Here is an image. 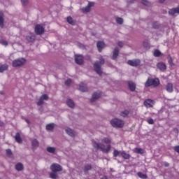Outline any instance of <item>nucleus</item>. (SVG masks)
<instances>
[{
    "instance_id": "nucleus-55",
    "label": "nucleus",
    "mask_w": 179,
    "mask_h": 179,
    "mask_svg": "<svg viewBox=\"0 0 179 179\" xmlns=\"http://www.w3.org/2000/svg\"><path fill=\"white\" fill-rule=\"evenodd\" d=\"M26 122H27V124H29V120H26Z\"/></svg>"
},
{
    "instance_id": "nucleus-2",
    "label": "nucleus",
    "mask_w": 179,
    "mask_h": 179,
    "mask_svg": "<svg viewBox=\"0 0 179 179\" xmlns=\"http://www.w3.org/2000/svg\"><path fill=\"white\" fill-rule=\"evenodd\" d=\"M92 145L94 146V148H95V149H101V150H102L103 153H108V152H110V150L111 149V145H107L106 147V145H104L103 144H99L96 141H94L92 143Z\"/></svg>"
},
{
    "instance_id": "nucleus-48",
    "label": "nucleus",
    "mask_w": 179,
    "mask_h": 179,
    "mask_svg": "<svg viewBox=\"0 0 179 179\" xmlns=\"http://www.w3.org/2000/svg\"><path fill=\"white\" fill-rule=\"evenodd\" d=\"M117 45L119 46V47H120L121 48H122V47H124V43H122V42H118V43H117Z\"/></svg>"
},
{
    "instance_id": "nucleus-46",
    "label": "nucleus",
    "mask_w": 179,
    "mask_h": 179,
    "mask_svg": "<svg viewBox=\"0 0 179 179\" xmlns=\"http://www.w3.org/2000/svg\"><path fill=\"white\" fill-rule=\"evenodd\" d=\"M143 5H145V6H149L150 5V3L148 1H142Z\"/></svg>"
},
{
    "instance_id": "nucleus-25",
    "label": "nucleus",
    "mask_w": 179,
    "mask_h": 179,
    "mask_svg": "<svg viewBox=\"0 0 179 179\" xmlns=\"http://www.w3.org/2000/svg\"><path fill=\"white\" fill-rule=\"evenodd\" d=\"M8 68H9V66L6 64H2L0 66V72L2 73V72H5V71H8Z\"/></svg>"
},
{
    "instance_id": "nucleus-11",
    "label": "nucleus",
    "mask_w": 179,
    "mask_h": 179,
    "mask_svg": "<svg viewBox=\"0 0 179 179\" xmlns=\"http://www.w3.org/2000/svg\"><path fill=\"white\" fill-rule=\"evenodd\" d=\"M144 106H145L147 108H150V107H153V106H155V101L152 99H147L144 101Z\"/></svg>"
},
{
    "instance_id": "nucleus-16",
    "label": "nucleus",
    "mask_w": 179,
    "mask_h": 179,
    "mask_svg": "<svg viewBox=\"0 0 179 179\" xmlns=\"http://www.w3.org/2000/svg\"><path fill=\"white\" fill-rule=\"evenodd\" d=\"M26 39L29 43H33V41H34V40H36V36L34 35V34L29 33L27 36Z\"/></svg>"
},
{
    "instance_id": "nucleus-4",
    "label": "nucleus",
    "mask_w": 179,
    "mask_h": 179,
    "mask_svg": "<svg viewBox=\"0 0 179 179\" xmlns=\"http://www.w3.org/2000/svg\"><path fill=\"white\" fill-rule=\"evenodd\" d=\"M110 124L114 128H122L124 127V121L118 118L112 119Z\"/></svg>"
},
{
    "instance_id": "nucleus-44",
    "label": "nucleus",
    "mask_w": 179,
    "mask_h": 179,
    "mask_svg": "<svg viewBox=\"0 0 179 179\" xmlns=\"http://www.w3.org/2000/svg\"><path fill=\"white\" fill-rule=\"evenodd\" d=\"M147 122H148L150 124H155V121L152 118L147 119Z\"/></svg>"
},
{
    "instance_id": "nucleus-40",
    "label": "nucleus",
    "mask_w": 179,
    "mask_h": 179,
    "mask_svg": "<svg viewBox=\"0 0 179 179\" xmlns=\"http://www.w3.org/2000/svg\"><path fill=\"white\" fill-rule=\"evenodd\" d=\"M103 141L105 143H106V145H108H108L110 146V143H111V141H110L108 138H103Z\"/></svg>"
},
{
    "instance_id": "nucleus-24",
    "label": "nucleus",
    "mask_w": 179,
    "mask_h": 179,
    "mask_svg": "<svg viewBox=\"0 0 179 179\" xmlns=\"http://www.w3.org/2000/svg\"><path fill=\"white\" fill-rule=\"evenodd\" d=\"M15 139L17 143H22V142H23V140H22V138L20 137V133H17L15 134Z\"/></svg>"
},
{
    "instance_id": "nucleus-31",
    "label": "nucleus",
    "mask_w": 179,
    "mask_h": 179,
    "mask_svg": "<svg viewBox=\"0 0 179 179\" xmlns=\"http://www.w3.org/2000/svg\"><path fill=\"white\" fill-rule=\"evenodd\" d=\"M46 150L49 153H55V151L57 150V148H55V147H48Z\"/></svg>"
},
{
    "instance_id": "nucleus-56",
    "label": "nucleus",
    "mask_w": 179,
    "mask_h": 179,
    "mask_svg": "<svg viewBox=\"0 0 179 179\" xmlns=\"http://www.w3.org/2000/svg\"><path fill=\"white\" fill-rule=\"evenodd\" d=\"M159 1H166V0H159Z\"/></svg>"
},
{
    "instance_id": "nucleus-34",
    "label": "nucleus",
    "mask_w": 179,
    "mask_h": 179,
    "mask_svg": "<svg viewBox=\"0 0 179 179\" xmlns=\"http://www.w3.org/2000/svg\"><path fill=\"white\" fill-rule=\"evenodd\" d=\"M138 176L140 178H142V179H146L148 178V176L145 173H143L141 172H138L137 173Z\"/></svg>"
},
{
    "instance_id": "nucleus-38",
    "label": "nucleus",
    "mask_w": 179,
    "mask_h": 179,
    "mask_svg": "<svg viewBox=\"0 0 179 179\" xmlns=\"http://www.w3.org/2000/svg\"><path fill=\"white\" fill-rule=\"evenodd\" d=\"M162 55V52L159 50H156L154 51L155 57H160Z\"/></svg>"
},
{
    "instance_id": "nucleus-30",
    "label": "nucleus",
    "mask_w": 179,
    "mask_h": 179,
    "mask_svg": "<svg viewBox=\"0 0 179 179\" xmlns=\"http://www.w3.org/2000/svg\"><path fill=\"white\" fill-rule=\"evenodd\" d=\"M31 145L34 149H37V148H38V141L36 139H34L32 141Z\"/></svg>"
},
{
    "instance_id": "nucleus-5",
    "label": "nucleus",
    "mask_w": 179,
    "mask_h": 179,
    "mask_svg": "<svg viewBox=\"0 0 179 179\" xmlns=\"http://www.w3.org/2000/svg\"><path fill=\"white\" fill-rule=\"evenodd\" d=\"M26 64V59L18 58L13 61L12 65L13 68H19V66H23Z\"/></svg>"
},
{
    "instance_id": "nucleus-33",
    "label": "nucleus",
    "mask_w": 179,
    "mask_h": 179,
    "mask_svg": "<svg viewBox=\"0 0 179 179\" xmlns=\"http://www.w3.org/2000/svg\"><path fill=\"white\" fill-rule=\"evenodd\" d=\"M79 90H80V92H87V87H86L85 84H81L80 85Z\"/></svg>"
},
{
    "instance_id": "nucleus-47",
    "label": "nucleus",
    "mask_w": 179,
    "mask_h": 179,
    "mask_svg": "<svg viewBox=\"0 0 179 179\" xmlns=\"http://www.w3.org/2000/svg\"><path fill=\"white\" fill-rule=\"evenodd\" d=\"M72 82V80L71 79H68L66 80V81L65 82V85H66V86H69V85H71V83Z\"/></svg>"
},
{
    "instance_id": "nucleus-50",
    "label": "nucleus",
    "mask_w": 179,
    "mask_h": 179,
    "mask_svg": "<svg viewBox=\"0 0 179 179\" xmlns=\"http://www.w3.org/2000/svg\"><path fill=\"white\" fill-rule=\"evenodd\" d=\"M169 166H170V164H169V163H167V162L165 163V166H166V167H169Z\"/></svg>"
},
{
    "instance_id": "nucleus-21",
    "label": "nucleus",
    "mask_w": 179,
    "mask_h": 179,
    "mask_svg": "<svg viewBox=\"0 0 179 179\" xmlns=\"http://www.w3.org/2000/svg\"><path fill=\"white\" fill-rule=\"evenodd\" d=\"M134 153H138V155H143L145 153V150L142 148H136L133 149Z\"/></svg>"
},
{
    "instance_id": "nucleus-28",
    "label": "nucleus",
    "mask_w": 179,
    "mask_h": 179,
    "mask_svg": "<svg viewBox=\"0 0 179 179\" xmlns=\"http://www.w3.org/2000/svg\"><path fill=\"white\" fill-rule=\"evenodd\" d=\"M121 156L126 159H131V155L125 152L124 151H122L120 152Z\"/></svg>"
},
{
    "instance_id": "nucleus-9",
    "label": "nucleus",
    "mask_w": 179,
    "mask_h": 179,
    "mask_svg": "<svg viewBox=\"0 0 179 179\" xmlns=\"http://www.w3.org/2000/svg\"><path fill=\"white\" fill-rule=\"evenodd\" d=\"M94 6V2H90L85 8H83L82 10L83 13H89L90 12V8Z\"/></svg>"
},
{
    "instance_id": "nucleus-52",
    "label": "nucleus",
    "mask_w": 179,
    "mask_h": 179,
    "mask_svg": "<svg viewBox=\"0 0 179 179\" xmlns=\"http://www.w3.org/2000/svg\"><path fill=\"white\" fill-rule=\"evenodd\" d=\"M101 179H108V178H107V176H103L101 178Z\"/></svg>"
},
{
    "instance_id": "nucleus-39",
    "label": "nucleus",
    "mask_w": 179,
    "mask_h": 179,
    "mask_svg": "<svg viewBox=\"0 0 179 179\" xmlns=\"http://www.w3.org/2000/svg\"><path fill=\"white\" fill-rule=\"evenodd\" d=\"M116 22L118 23V24H122V23H124V20L121 17H117L116 19Z\"/></svg>"
},
{
    "instance_id": "nucleus-8",
    "label": "nucleus",
    "mask_w": 179,
    "mask_h": 179,
    "mask_svg": "<svg viewBox=\"0 0 179 179\" xmlns=\"http://www.w3.org/2000/svg\"><path fill=\"white\" fill-rule=\"evenodd\" d=\"M164 89L168 92V93H173V92H174V85L171 83H168L165 85Z\"/></svg>"
},
{
    "instance_id": "nucleus-6",
    "label": "nucleus",
    "mask_w": 179,
    "mask_h": 179,
    "mask_svg": "<svg viewBox=\"0 0 179 179\" xmlns=\"http://www.w3.org/2000/svg\"><path fill=\"white\" fill-rule=\"evenodd\" d=\"M50 169L53 173H57L58 171H62V166L58 164H53L51 165Z\"/></svg>"
},
{
    "instance_id": "nucleus-10",
    "label": "nucleus",
    "mask_w": 179,
    "mask_h": 179,
    "mask_svg": "<svg viewBox=\"0 0 179 179\" xmlns=\"http://www.w3.org/2000/svg\"><path fill=\"white\" fill-rule=\"evenodd\" d=\"M75 61L78 65H82V64H83V56L80 55H76Z\"/></svg>"
},
{
    "instance_id": "nucleus-7",
    "label": "nucleus",
    "mask_w": 179,
    "mask_h": 179,
    "mask_svg": "<svg viewBox=\"0 0 179 179\" xmlns=\"http://www.w3.org/2000/svg\"><path fill=\"white\" fill-rule=\"evenodd\" d=\"M35 33L36 34H38V36H40V34H43V33H44V27L43 24H37L35 27Z\"/></svg>"
},
{
    "instance_id": "nucleus-51",
    "label": "nucleus",
    "mask_w": 179,
    "mask_h": 179,
    "mask_svg": "<svg viewBox=\"0 0 179 179\" xmlns=\"http://www.w3.org/2000/svg\"><path fill=\"white\" fill-rule=\"evenodd\" d=\"M26 2H27V1H22V5H25Z\"/></svg>"
},
{
    "instance_id": "nucleus-13",
    "label": "nucleus",
    "mask_w": 179,
    "mask_h": 179,
    "mask_svg": "<svg viewBox=\"0 0 179 179\" xmlns=\"http://www.w3.org/2000/svg\"><path fill=\"white\" fill-rule=\"evenodd\" d=\"M44 100H48V95L47 94H43L40 99L39 101L37 103L38 106H42V104H44Z\"/></svg>"
},
{
    "instance_id": "nucleus-35",
    "label": "nucleus",
    "mask_w": 179,
    "mask_h": 179,
    "mask_svg": "<svg viewBox=\"0 0 179 179\" xmlns=\"http://www.w3.org/2000/svg\"><path fill=\"white\" fill-rule=\"evenodd\" d=\"M120 115L121 117H127V115H129V111L128 110H124L122 112L120 113Z\"/></svg>"
},
{
    "instance_id": "nucleus-32",
    "label": "nucleus",
    "mask_w": 179,
    "mask_h": 179,
    "mask_svg": "<svg viewBox=\"0 0 179 179\" xmlns=\"http://www.w3.org/2000/svg\"><path fill=\"white\" fill-rule=\"evenodd\" d=\"M6 153L8 157H10V159H13V153H12V150H10V149L6 150Z\"/></svg>"
},
{
    "instance_id": "nucleus-36",
    "label": "nucleus",
    "mask_w": 179,
    "mask_h": 179,
    "mask_svg": "<svg viewBox=\"0 0 179 179\" xmlns=\"http://www.w3.org/2000/svg\"><path fill=\"white\" fill-rule=\"evenodd\" d=\"M89 170H92V165L87 164L84 166V171L86 173L87 171H89Z\"/></svg>"
},
{
    "instance_id": "nucleus-54",
    "label": "nucleus",
    "mask_w": 179,
    "mask_h": 179,
    "mask_svg": "<svg viewBox=\"0 0 179 179\" xmlns=\"http://www.w3.org/2000/svg\"><path fill=\"white\" fill-rule=\"evenodd\" d=\"M175 89H176V90H177V92H178V90H177V88L175 87Z\"/></svg>"
},
{
    "instance_id": "nucleus-23",
    "label": "nucleus",
    "mask_w": 179,
    "mask_h": 179,
    "mask_svg": "<svg viewBox=\"0 0 179 179\" xmlns=\"http://www.w3.org/2000/svg\"><path fill=\"white\" fill-rule=\"evenodd\" d=\"M129 87L131 92H135V89H136V85H135L132 81H129Z\"/></svg>"
},
{
    "instance_id": "nucleus-42",
    "label": "nucleus",
    "mask_w": 179,
    "mask_h": 179,
    "mask_svg": "<svg viewBox=\"0 0 179 179\" xmlns=\"http://www.w3.org/2000/svg\"><path fill=\"white\" fill-rule=\"evenodd\" d=\"M0 44H2V45H8V41L3 40V39H0Z\"/></svg>"
},
{
    "instance_id": "nucleus-12",
    "label": "nucleus",
    "mask_w": 179,
    "mask_h": 179,
    "mask_svg": "<svg viewBox=\"0 0 179 179\" xmlns=\"http://www.w3.org/2000/svg\"><path fill=\"white\" fill-rule=\"evenodd\" d=\"M127 64L131 66H138L139 64H141V60L139 59H134V60H129Z\"/></svg>"
},
{
    "instance_id": "nucleus-53",
    "label": "nucleus",
    "mask_w": 179,
    "mask_h": 179,
    "mask_svg": "<svg viewBox=\"0 0 179 179\" xmlns=\"http://www.w3.org/2000/svg\"><path fill=\"white\" fill-rule=\"evenodd\" d=\"M169 64H170L171 65V64H173V61H171V60H169Z\"/></svg>"
},
{
    "instance_id": "nucleus-15",
    "label": "nucleus",
    "mask_w": 179,
    "mask_h": 179,
    "mask_svg": "<svg viewBox=\"0 0 179 179\" xmlns=\"http://www.w3.org/2000/svg\"><path fill=\"white\" fill-rule=\"evenodd\" d=\"M157 68H158V69L159 71H162V72H164V71H166V69H167V67L166 66V64L163 62L158 63L157 64Z\"/></svg>"
},
{
    "instance_id": "nucleus-3",
    "label": "nucleus",
    "mask_w": 179,
    "mask_h": 179,
    "mask_svg": "<svg viewBox=\"0 0 179 179\" xmlns=\"http://www.w3.org/2000/svg\"><path fill=\"white\" fill-rule=\"evenodd\" d=\"M159 85H160V80H159V78H148L145 83V87H149V86L157 87Z\"/></svg>"
},
{
    "instance_id": "nucleus-41",
    "label": "nucleus",
    "mask_w": 179,
    "mask_h": 179,
    "mask_svg": "<svg viewBox=\"0 0 179 179\" xmlns=\"http://www.w3.org/2000/svg\"><path fill=\"white\" fill-rule=\"evenodd\" d=\"M143 47H145V48H149L150 47L149 42H148V41H144L143 43Z\"/></svg>"
},
{
    "instance_id": "nucleus-18",
    "label": "nucleus",
    "mask_w": 179,
    "mask_h": 179,
    "mask_svg": "<svg viewBox=\"0 0 179 179\" xmlns=\"http://www.w3.org/2000/svg\"><path fill=\"white\" fill-rule=\"evenodd\" d=\"M118 54H120V48H115L114 49L113 53V59H117V57H118Z\"/></svg>"
},
{
    "instance_id": "nucleus-29",
    "label": "nucleus",
    "mask_w": 179,
    "mask_h": 179,
    "mask_svg": "<svg viewBox=\"0 0 179 179\" xmlns=\"http://www.w3.org/2000/svg\"><path fill=\"white\" fill-rule=\"evenodd\" d=\"M23 169H24V166H23V164L22 163H17L15 165V169H17V171H22Z\"/></svg>"
},
{
    "instance_id": "nucleus-49",
    "label": "nucleus",
    "mask_w": 179,
    "mask_h": 179,
    "mask_svg": "<svg viewBox=\"0 0 179 179\" xmlns=\"http://www.w3.org/2000/svg\"><path fill=\"white\" fill-rule=\"evenodd\" d=\"M175 152L179 153V145L174 147Z\"/></svg>"
},
{
    "instance_id": "nucleus-19",
    "label": "nucleus",
    "mask_w": 179,
    "mask_h": 179,
    "mask_svg": "<svg viewBox=\"0 0 179 179\" xmlns=\"http://www.w3.org/2000/svg\"><path fill=\"white\" fill-rule=\"evenodd\" d=\"M66 104L68 107H70V108H73V107H75V102H73V100L71 99H67Z\"/></svg>"
},
{
    "instance_id": "nucleus-27",
    "label": "nucleus",
    "mask_w": 179,
    "mask_h": 179,
    "mask_svg": "<svg viewBox=\"0 0 179 179\" xmlns=\"http://www.w3.org/2000/svg\"><path fill=\"white\" fill-rule=\"evenodd\" d=\"M3 13L0 11V27H1V29L3 27Z\"/></svg>"
},
{
    "instance_id": "nucleus-45",
    "label": "nucleus",
    "mask_w": 179,
    "mask_h": 179,
    "mask_svg": "<svg viewBox=\"0 0 179 179\" xmlns=\"http://www.w3.org/2000/svg\"><path fill=\"white\" fill-rule=\"evenodd\" d=\"M152 27H153L154 29H159V22H154V23L152 24Z\"/></svg>"
},
{
    "instance_id": "nucleus-26",
    "label": "nucleus",
    "mask_w": 179,
    "mask_h": 179,
    "mask_svg": "<svg viewBox=\"0 0 179 179\" xmlns=\"http://www.w3.org/2000/svg\"><path fill=\"white\" fill-rule=\"evenodd\" d=\"M55 128V124L50 123L46 125L47 131H52V129Z\"/></svg>"
},
{
    "instance_id": "nucleus-22",
    "label": "nucleus",
    "mask_w": 179,
    "mask_h": 179,
    "mask_svg": "<svg viewBox=\"0 0 179 179\" xmlns=\"http://www.w3.org/2000/svg\"><path fill=\"white\" fill-rule=\"evenodd\" d=\"M66 20L69 24H71L72 26H75V24H76V21L74 20L71 16L67 17Z\"/></svg>"
},
{
    "instance_id": "nucleus-37",
    "label": "nucleus",
    "mask_w": 179,
    "mask_h": 179,
    "mask_svg": "<svg viewBox=\"0 0 179 179\" xmlns=\"http://www.w3.org/2000/svg\"><path fill=\"white\" fill-rule=\"evenodd\" d=\"M50 178H52V179L58 178V174H57L55 172L50 173Z\"/></svg>"
},
{
    "instance_id": "nucleus-43",
    "label": "nucleus",
    "mask_w": 179,
    "mask_h": 179,
    "mask_svg": "<svg viewBox=\"0 0 179 179\" xmlns=\"http://www.w3.org/2000/svg\"><path fill=\"white\" fill-rule=\"evenodd\" d=\"M120 153H121V151H118L117 150H115L114 152H113L114 157H117V156H118V155H120Z\"/></svg>"
},
{
    "instance_id": "nucleus-14",
    "label": "nucleus",
    "mask_w": 179,
    "mask_h": 179,
    "mask_svg": "<svg viewBox=\"0 0 179 179\" xmlns=\"http://www.w3.org/2000/svg\"><path fill=\"white\" fill-rule=\"evenodd\" d=\"M101 96V92L98 91L96 92H94L92 95V98L91 99V102H94V100H97V99H99V97Z\"/></svg>"
},
{
    "instance_id": "nucleus-17",
    "label": "nucleus",
    "mask_w": 179,
    "mask_h": 179,
    "mask_svg": "<svg viewBox=\"0 0 179 179\" xmlns=\"http://www.w3.org/2000/svg\"><path fill=\"white\" fill-rule=\"evenodd\" d=\"M96 47L98 48V51L99 52H101L103 48H104V47H106V44L104 43V42L99 41L96 43Z\"/></svg>"
},
{
    "instance_id": "nucleus-1",
    "label": "nucleus",
    "mask_w": 179,
    "mask_h": 179,
    "mask_svg": "<svg viewBox=\"0 0 179 179\" xmlns=\"http://www.w3.org/2000/svg\"><path fill=\"white\" fill-rule=\"evenodd\" d=\"M99 62H96L94 63V71L96 72V73H98V75H99V76H101V75L103 74V71L101 70V65H103V64H104V59L103 58V57H99Z\"/></svg>"
},
{
    "instance_id": "nucleus-20",
    "label": "nucleus",
    "mask_w": 179,
    "mask_h": 179,
    "mask_svg": "<svg viewBox=\"0 0 179 179\" xmlns=\"http://www.w3.org/2000/svg\"><path fill=\"white\" fill-rule=\"evenodd\" d=\"M65 131L66 134L69 135V136H75V131L72 129L66 128Z\"/></svg>"
}]
</instances>
